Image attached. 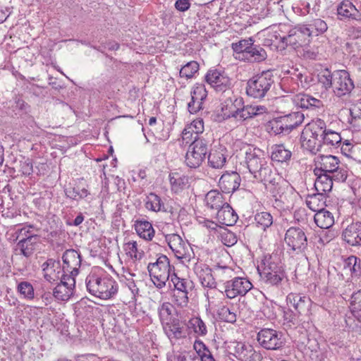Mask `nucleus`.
<instances>
[{
  "mask_svg": "<svg viewBox=\"0 0 361 361\" xmlns=\"http://www.w3.org/2000/svg\"><path fill=\"white\" fill-rule=\"evenodd\" d=\"M169 181L171 190L178 193L189 186V178L178 173H173L169 175Z\"/></svg>",
  "mask_w": 361,
  "mask_h": 361,
  "instance_id": "72a5a7b5",
  "label": "nucleus"
},
{
  "mask_svg": "<svg viewBox=\"0 0 361 361\" xmlns=\"http://www.w3.org/2000/svg\"><path fill=\"white\" fill-rule=\"evenodd\" d=\"M333 84L334 92L338 97L350 94L355 87L349 73L345 70L334 71Z\"/></svg>",
  "mask_w": 361,
  "mask_h": 361,
  "instance_id": "9d476101",
  "label": "nucleus"
},
{
  "mask_svg": "<svg viewBox=\"0 0 361 361\" xmlns=\"http://www.w3.org/2000/svg\"><path fill=\"white\" fill-rule=\"evenodd\" d=\"M314 173H324L331 175L336 183H343L348 177L347 171L342 166L338 159L333 155H320L316 161Z\"/></svg>",
  "mask_w": 361,
  "mask_h": 361,
  "instance_id": "39448f33",
  "label": "nucleus"
},
{
  "mask_svg": "<svg viewBox=\"0 0 361 361\" xmlns=\"http://www.w3.org/2000/svg\"><path fill=\"white\" fill-rule=\"evenodd\" d=\"M343 268L348 270L352 276L357 277L361 274V259L351 255L344 260Z\"/></svg>",
  "mask_w": 361,
  "mask_h": 361,
  "instance_id": "4c0bfd02",
  "label": "nucleus"
},
{
  "mask_svg": "<svg viewBox=\"0 0 361 361\" xmlns=\"http://www.w3.org/2000/svg\"><path fill=\"white\" fill-rule=\"evenodd\" d=\"M326 126L325 122L318 118L306 125L303 129V134L306 137L322 140L323 134L326 132Z\"/></svg>",
  "mask_w": 361,
  "mask_h": 361,
  "instance_id": "a878e982",
  "label": "nucleus"
},
{
  "mask_svg": "<svg viewBox=\"0 0 361 361\" xmlns=\"http://www.w3.org/2000/svg\"><path fill=\"white\" fill-rule=\"evenodd\" d=\"M350 309L353 315L361 321V288L351 295Z\"/></svg>",
  "mask_w": 361,
  "mask_h": 361,
  "instance_id": "37998d69",
  "label": "nucleus"
},
{
  "mask_svg": "<svg viewBox=\"0 0 361 361\" xmlns=\"http://www.w3.org/2000/svg\"><path fill=\"white\" fill-rule=\"evenodd\" d=\"M334 80V72L333 73L329 69H325L318 74V82L326 90L333 87Z\"/></svg>",
  "mask_w": 361,
  "mask_h": 361,
  "instance_id": "8fccbe9b",
  "label": "nucleus"
},
{
  "mask_svg": "<svg viewBox=\"0 0 361 361\" xmlns=\"http://www.w3.org/2000/svg\"><path fill=\"white\" fill-rule=\"evenodd\" d=\"M315 224L321 228L327 229L334 224V217L331 212L323 209L317 211L314 216Z\"/></svg>",
  "mask_w": 361,
  "mask_h": 361,
  "instance_id": "2f4dec72",
  "label": "nucleus"
},
{
  "mask_svg": "<svg viewBox=\"0 0 361 361\" xmlns=\"http://www.w3.org/2000/svg\"><path fill=\"white\" fill-rule=\"evenodd\" d=\"M317 178L314 181V189L317 192L326 195L330 192L333 187L334 179L331 178V175L324 173H314Z\"/></svg>",
  "mask_w": 361,
  "mask_h": 361,
  "instance_id": "c85d7f7f",
  "label": "nucleus"
},
{
  "mask_svg": "<svg viewBox=\"0 0 361 361\" xmlns=\"http://www.w3.org/2000/svg\"><path fill=\"white\" fill-rule=\"evenodd\" d=\"M18 291L23 295L25 298L33 299L35 296L34 288L32 284L27 281L20 282L18 285Z\"/></svg>",
  "mask_w": 361,
  "mask_h": 361,
  "instance_id": "680f3d73",
  "label": "nucleus"
},
{
  "mask_svg": "<svg viewBox=\"0 0 361 361\" xmlns=\"http://www.w3.org/2000/svg\"><path fill=\"white\" fill-rule=\"evenodd\" d=\"M288 305L293 306L298 314L307 313L311 305V300L299 293H290L286 297Z\"/></svg>",
  "mask_w": 361,
  "mask_h": 361,
  "instance_id": "412c9836",
  "label": "nucleus"
},
{
  "mask_svg": "<svg viewBox=\"0 0 361 361\" xmlns=\"http://www.w3.org/2000/svg\"><path fill=\"white\" fill-rule=\"evenodd\" d=\"M189 324L197 335L204 336L207 334V331L206 325L200 318H192L190 319Z\"/></svg>",
  "mask_w": 361,
  "mask_h": 361,
  "instance_id": "bf43d9fd",
  "label": "nucleus"
},
{
  "mask_svg": "<svg viewBox=\"0 0 361 361\" xmlns=\"http://www.w3.org/2000/svg\"><path fill=\"white\" fill-rule=\"evenodd\" d=\"M257 226L265 231L273 224V218L270 213L262 212L257 213L255 216Z\"/></svg>",
  "mask_w": 361,
  "mask_h": 361,
  "instance_id": "de8ad7c7",
  "label": "nucleus"
},
{
  "mask_svg": "<svg viewBox=\"0 0 361 361\" xmlns=\"http://www.w3.org/2000/svg\"><path fill=\"white\" fill-rule=\"evenodd\" d=\"M221 242L226 246L230 247L237 243V237L235 234L231 231L224 229L221 233Z\"/></svg>",
  "mask_w": 361,
  "mask_h": 361,
  "instance_id": "338daca9",
  "label": "nucleus"
},
{
  "mask_svg": "<svg viewBox=\"0 0 361 361\" xmlns=\"http://www.w3.org/2000/svg\"><path fill=\"white\" fill-rule=\"evenodd\" d=\"M60 283L54 288L53 295L62 301L68 300L73 293V288L75 285V280L71 276L62 274Z\"/></svg>",
  "mask_w": 361,
  "mask_h": 361,
  "instance_id": "2eb2a0df",
  "label": "nucleus"
},
{
  "mask_svg": "<svg viewBox=\"0 0 361 361\" xmlns=\"http://www.w3.org/2000/svg\"><path fill=\"white\" fill-rule=\"evenodd\" d=\"M207 90L204 85L197 84L191 92V99L202 103L207 97Z\"/></svg>",
  "mask_w": 361,
  "mask_h": 361,
  "instance_id": "13d9d810",
  "label": "nucleus"
},
{
  "mask_svg": "<svg viewBox=\"0 0 361 361\" xmlns=\"http://www.w3.org/2000/svg\"><path fill=\"white\" fill-rule=\"evenodd\" d=\"M233 355L240 361H259L261 357L251 345L241 342L235 343Z\"/></svg>",
  "mask_w": 361,
  "mask_h": 361,
  "instance_id": "6ab92c4d",
  "label": "nucleus"
},
{
  "mask_svg": "<svg viewBox=\"0 0 361 361\" xmlns=\"http://www.w3.org/2000/svg\"><path fill=\"white\" fill-rule=\"evenodd\" d=\"M165 239L177 258L186 259L190 257L188 256V253L190 248L179 235L176 233L166 235Z\"/></svg>",
  "mask_w": 361,
  "mask_h": 361,
  "instance_id": "dca6fc26",
  "label": "nucleus"
},
{
  "mask_svg": "<svg viewBox=\"0 0 361 361\" xmlns=\"http://www.w3.org/2000/svg\"><path fill=\"white\" fill-rule=\"evenodd\" d=\"M267 57V51L259 45L254 43L250 47L248 51H245V59L250 62H261Z\"/></svg>",
  "mask_w": 361,
  "mask_h": 361,
  "instance_id": "c9c22d12",
  "label": "nucleus"
},
{
  "mask_svg": "<svg viewBox=\"0 0 361 361\" xmlns=\"http://www.w3.org/2000/svg\"><path fill=\"white\" fill-rule=\"evenodd\" d=\"M342 239L351 246H361V221L352 222L342 231Z\"/></svg>",
  "mask_w": 361,
  "mask_h": 361,
  "instance_id": "a211bd4d",
  "label": "nucleus"
},
{
  "mask_svg": "<svg viewBox=\"0 0 361 361\" xmlns=\"http://www.w3.org/2000/svg\"><path fill=\"white\" fill-rule=\"evenodd\" d=\"M267 128L269 133H273L275 135L286 133V129L285 128L281 116L270 121L268 123Z\"/></svg>",
  "mask_w": 361,
  "mask_h": 361,
  "instance_id": "6e6d98bb",
  "label": "nucleus"
},
{
  "mask_svg": "<svg viewBox=\"0 0 361 361\" xmlns=\"http://www.w3.org/2000/svg\"><path fill=\"white\" fill-rule=\"evenodd\" d=\"M134 226L140 238L146 240H152L154 235V230L150 222L146 220H136Z\"/></svg>",
  "mask_w": 361,
  "mask_h": 361,
  "instance_id": "473e14b6",
  "label": "nucleus"
},
{
  "mask_svg": "<svg viewBox=\"0 0 361 361\" xmlns=\"http://www.w3.org/2000/svg\"><path fill=\"white\" fill-rule=\"evenodd\" d=\"M252 288V284L248 279L235 277L225 283V293L227 298L233 299L238 295H245Z\"/></svg>",
  "mask_w": 361,
  "mask_h": 361,
  "instance_id": "4468645a",
  "label": "nucleus"
},
{
  "mask_svg": "<svg viewBox=\"0 0 361 361\" xmlns=\"http://www.w3.org/2000/svg\"><path fill=\"white\" fill-rule=\"evenodd\" d=\"M292 153L286 149L283 145H275L271 152V159L275 161L284 162L289 160Z\"/></svg>",
  "mask_w": 361,
  "mask_h": 361,
  "instance_id": "a19ab883",
  "label": "nucleus"
},
{
  "mask_svg": "<svg viewBox=\"0 0 361 361\" xmlns=\"http://www.w3.org/2000/svg\"><path fill=\"white\" fill-rule=\"evenodd\" d=\"M194 349L200 357L201 361H216L206 345L200 341H196L193 345Z\"/></svg>",
  "mask_w": 361,
  "mask_h": 361,
  "instance_id": "49530a36",
  "label": "nucleus"
},
{
  "mask_svg": "<svg viewBox=\"0 0 361 361\" xmlns=\"http://www.w3.org/2000/svg\"><path fill=\"white\" fill-rule=\"evenodd\" d=\"M170 269L169 259L164 255H160L155 262L149 263L147 266L151 279L158 288L165 286L170 276Z\"/></svg>",
  "mask_w": 361,
  "mask_h": 361,
  "instance_id": "423d86ee",
  "label": "nucleus"
},
{
  "mask_svg": "<svg viewBox=\"0 0 361 361\" xmlns=\"http://www.w3.org/2000/svg\"><path fill=\"white\" fill-rule=\"evenodd\" d=\"M237 98H235L233 100L231 99L229 101H226V104L222 107V111H224V119H228L231 117L238 118V115L234 113L235 110H237V106H235V102H237Z\"/></svg>",
  "mask_w": 361,
  "mask_h": 361,
  "instance_id": "4d7b16f0",
  "label": "nucleus"
},
{
  "mask_svg": "<svg viewBox=\"0 0 361 361\" xmlns=\"http://www.w3.org/2000/svg\"><path fill=\"white\" fill-rule=\"evenodd\" d=\"M326 200V195L318 192L308 195L306 200V204L310 209L313 212H317L323 209Z\"/></svg>",
  "mask_w": 361,
  "mask_h": 361,
  "instance_id": "f704fd0d",
  "label": "nucleus"
},
{
  "mask_svg": "<svg viewBox=\"0 0 361 361\" xmlns=\"http://www.w3.org/2000/svg\"><path fill=\"white\" fill-rule=\"evenodd\" d=\"M339 20L349 18L361 22V12L349 0H343L337 7Z\"/></svg>",
  "mask_w": 361,
  "mask_h": 361,
  "instance_id": "4be33fe9",
  "label": "nucleus"
},
{
  "mask_svg": "<svg viewBox=\"0 0 361 361\" xmlns=\"http://www.w3.org/2000/svg\"><path fill=\"white\" fill-rule=\"evenodd\" d=\"M300 141L302 147L312 154H316L319 152L322 146V140L306 137L304 135L303 131L301 133Z\"/></svg>",
  "mask_w": 361,
  "mask_h": 361,
  "instance_id": "58836bf2",
  "label": "nucleus"
},
{
  "mask_svg": "<svg viewBox=\"0 0 361 361\" xmlns=\"http://www.w3.org/2000/svg\"><path fill=\"white\" fill-rule=\"evenodd\" d=\"M172 305L169 302H164L159 308V315L162 326L168 322L173 319L171 316Z\"/></svg>",
  "mask_w": 361,
  "mask_h": 361,
  "instance_id": "864d4df0",
  "label": "nucleus"
},
{
  "mask_svg": "<svg viewBox=\"0 0 361 361\" xmlns=\"http://www.w3.org/2000/svg\"><path fill=\"white\" fill-rule=\"evenodd\" d=\"M226 161V158L224 154L219 151H214L210 152L208 155V162L210 166L214 169L222 168Z\"/></svg>",
  "mask_w": 361,
  "mask_h": 361,
  "instance_id": "09e8293b",
  "label": "nucleus"
},
{
  "mask_svg": "<svg viewBox=\"0 0 361 361\" xmlns=\"http://www.w3.org/2000/svg\"><path fill=\"white\" fill-rule=\"evenodd\" d=\"M245 162L254 178L264 183L276 201L283 202L284 188L281 185L283 180L268 164L263 152L258 148L247 147L245 152Z\"/></svg>",
  "mask_w": 361,
  "mask_h": 361,
  "instance_id": "f257e3e1",
  "label": "nucleus"
},
{
  "mask_svg": "<svg viewBox=\"0 0 361 361\" xmlns=\"http://www.w3.org/2000/svg\"><path fill=\"white\" fill-rule=\"evenodd\" d=\"M216 219L218 221L223 225L233 226L236 223L238 216L230 204L225 203V204L218 210Z\"/></svg>",
  "mask_w": 361,
  "mask_h": 361,
  "instance_id": "393cba45",
  "label": "nucleus"
},
{
  "mask_svg": "<svg viewBox=\"0 0 361 361\" xmlns=\"http://www.w3.org/2000/svg\"><path fill=\"white\" fill-rule=\"evenodd\" d=\"M254 42L255 40L252 37L247 39H242L237 43H233L232 49L235 52L242 54L243 56L245 58V51L249 50L250 47L252 45Z\"/></svg>",
  "mask_w": 361,
  "mask_h": 361,
  "instance_id": "5fc2aeb1",
  "label": "nucleus"
},
{
  "mask_svg": "<svg viewBox=\"0 0 361 361\" xmlns=\"http://www.w3.org/2000/svg\"><path fill=\"white\" fill-rule=\"evenodd\" d=\"M307 27H310L314 31L313 35L316 36L323 34L328 29L326 22L319 18L313 20Z\"/></svg>",
  "mask_w": 361,
  "mask_h": 361,
  "instance_id": "052dcab7",
  "label": "nucleus"
},
{
  "mask_svg": "<svg viewBox=\"0 0 361 361\" xmlns=\"http://www.w3.org/2000/svg\"><path fill=\"white\" fill-rule=\"evenodd\" d=\"M208 152V142L202 137H194L185 154V164L190 168L199 167Z\"/></svg>",
  "mask_w": 361,
  "mask_h": 361,
  "instance_id": "0eeeda50",
  "label": "nucleus"
},
{
  "mask_svg": "<svg viewBox=\"0 0 361 361\" xmlns=\"http://www.w3.org/2000/svg\"><path fill=\"white\" fill-rule=\"evenodd\" d=\"M261 281L267 286L279 287L287 279L286 271L277 254L265 256L261 269L258 267Z\"/></svg>",
  "mask_w": 361,
  "mask_h": 361,
  "instance_id": "f03ea898",
  "label": "nucleus"
},
{
  "mask_svg": "<svg viewBox=\"0 0 361 361\" xmlns=\"http://www.w3.org/2000/svg\"><path fill=\"white\" fill-rule=\"evenodd\" d=\"M163 329L169 338L179 339L185 336L184 327L182 322L178 318H173L167 324H164Z\"/></svg>",
  "mask_w": 361,
  "mask_h": 361,
  "instance_id": "bb28decb",
  "label": "nucleus"
},
{
  "mask_svg": "<svg viewBox=\"0 0 361 361\" xmlns=\"http://www.w3.org/2000/svg\"><path fill=\"white\" fill-rule=\"evenodd\" d=\"M145 207L147 209L153 212L166 211L164 202L161 197L154 192H150L147 197Z\"/></svg>",
  "mask_w": 361,
  "mask_h": 361,
  "instance_id": "ea45409f",
  "label": "nucleus"
},
{
  "mask_svg": "<svg viewBox=\"0 0 361 361\" xmlns=\"http://www.w3.org/2000/svg\"><path fill=\"white\" fill-rule=\"evenodd\" d=\"M194 271L198 276L204 287L214 288L216 287V281L212 274V269L206 264L196 263Z\"/></svg>",
  "mask_w": 361,
  "mask_h": 361,
  "instance_id": "5701e85b",
  "label": "nucleus"
},
{
  "mask_svg": "<svg viewBox=\"0 0 361 361\" xmlns=\"http://www.w3.org/2000/svg\"><path fill=\"white\" fill-rule=\"evenodd\" d=\"M205 81L216 92L224 93L231 90L232 87L231 78L224 72L216 69L208 71L205 75Z\"/></svg>",
  "mask_w": 361,
  "mask_h": 361,
  "instance_id": "f8f14e48",
  "label": "nucleus"
},
{
  "mask_svg": "<svg viewBox=\"0 0 361 361\" xmlns=\"http://www.w3.org/2000/svg\"><path fill=\"white\" fill-rule=\"evenodd\" d=\"M199 70V63L197 61H191L183 66L179 72L180 77L191 78Z\"/></svg>",
  "mask_w": 361,
  "mask_h": 361,
  "instance_id": "3c124183",
  "label": "nucleus"
},
{
  "mask_svg": "<svg viewBox=\"0 0 361 361\" xmlns=\"http://www.w3.org/2000/svg\"><path fill=\"white\" fill-rule=\"evenodd\" d=\"M218 315L221 320L226 322L234 323L236 321L235 313L231 312V310L226 306H224L219 310Z\"/></svg>",
  "mask_w": 361,
  "mask_h": 361,
  "instance_id": "e2e57ef3",
  "label": "nucleus"
},
{
  "mask_svg": "<svg viewBox=\"0 0 361 361\" xmlns=\"http://www.w3.org/2000/svg\"><path fill=\"white\" fill-rule=\"evenodd\" d=\"M351 119L349 123L353 131H361V103L350 109Z\"/></svg>",
  "mask_w": 361,
  "mask_h": 361,
  "instance_id": "79ce46f5",
  "label": "nucleus"
},
{
  "mask_svg": "<svg viewBox=\"0 0 361 361\" xmlns=\"http://www.w3.org/2000/svg\"><path fill=\"white\" fill-rule=\"evenodd\" d=\"M293 79L295 80L298 84L305 88L307 87L312 78L310 75H307V73H302L298 71V70H294V72L292 73Z\"/></svg>",
  "mask_w": 361,
  "mask_h": 361,
  "instance_id": "0e129e2a",
  "label": "nucleus"
},
{
  "mask_svg": "<svg viewBox=\"0 0 361 361\" xmlns=\"http://www.w3.org/2000/svg\"><path fill=\"white\" fill-rule=\"evenodd\" d=\"M341 140L342 138L338 133L326 128V132L323 134L322 143V145L336 147L341 145Z\"/></svg>",
  "mask_w": 361,
  "mask_h": 361,
  "instance_id": "a18cd8bd",
  "label": "nucleus"
},
{
  "mask_svg": "<svg viewBox=\"0 0 361 361\" xmlns=\"http://www.w3.org/2000/svg\"><path fill=\"white\" fill-rule=\"evenodd\" d=\"M171 281L173 283L174 288L173 290L187 291L192 290L193 283L192 281L186 279L179 278L176 274L171 276Z\"/></svg>",
  "mask_w": 361,
  "mask_h": 361,
  "instance_id": "c03bdc74",
  "label": "nucleus"
},
{
  "mask_svg": "<svg viewBox=\"0 0 361 361\" xmlns=\"http://www.w3.org/2000/svg\"><path fill=\"white\" fill-rule=\"evenodd\" d=\"M86 286L90 293L102 300L113 298L118 290L117 282L109 276L90 275L86 279Z\"/></svg>",
  "mask_w": 361,
  "mask_h": 361,
  "instance_id": "7ed1b4c3",
  "label": "nucleus"
},
{
  "mask_svg": "<svg viewBox=\"0 0 361 361\" xmlns=\"http://www.w3.org/2000/svg\"><path fill=\"white\" fill-rule=\"evenodd\" d=\"M294 102L299 107L305 109H315L323 106L321 100L306 94H297L295 97Z\"/></svg>",
  "mask_w": 361,
  "mask_h": 361,
  "instance_id": "c756f323",
  "label": "nucleus"
},
{
  "mask_svg": "<svg viewBox=\"0 0 361 361\" xmlns=\"http://www.w3.org/2000/svg\"><path fill=\"white\" fill-rule=\"evenodd\" d=\"M173 291V301L180 307H186L188 303V292L172 290Z\"/></svg>",
  "mask_w": 361,
  "mask_h": 361,
  "instance_id": "69168bd1",
  "label": "nucleus"
},
{
  "mask_svg": "<svg viewBox=\"0 0 361 361\" xmlns=\"http://www.w3.org/2000/svg\"><path fill=\"white\" fill-rule=\"evenodd\" d=\"M237 110L233 111L238 115V118L241 121H245L255 116L262 114L265 111L266 108L264 106H244V101L242 97H238L235 102Z\"/></svg>",
  "mask_w": 361,
  "mask_h": 361,
  "instance_id": "f3484780",
  "label": "nucleus"
},
{
  "mask_svg": "<svg viewBox=\"0 0 361 361\" xmlns=\"http://www.w3.org/2000/svg\"><path fill=\"white\" fill-rule=\"evenodd\" d=\"M125 250L126 254L135 260H140L145 252L142 250H139L137 244L135 241L128 242L125 245Z\"/></svg>",
  "mask_w": 361,
  "mask_h": 361,
  "instance_id": "603ef678",
  "label": "nucleus"
},
{
  "mask_svg": "<svg viewBox=\"0 0 361 361\" xmlns=\"http://www.w3.org/2000/svg\"><path fill=\"white\" fill-rule=\"evenodd\" d=\"M19 166V170L23 175L30 176L33 172L32 161L29 158H23V160L20 161Z\"/></svg>",
  "mask_w": 361,
  "mask_h": 361,
  "instance_id": "774afa93",
  "label": "nucleus"
},
{
  "mask_svg": "<svg viewBox=\"0 0 361 361\" xmlns=\"http://www.w3.org/2000/svg\"><path fill=\"white\" fill-rule=\"evenodd\" d=\"M281 117L286 129L287 134L300 126L305 118L304 114L299 111L292 112Z\"/></svg>",
  "mask_w": 361,
  "mask_h": 361,
  "instance_id": "7c9ffc66",
  "label": "nucleus"
},
{
  "mask_svg": "<svg viewBox=\"0 0 361 361\" xmlns=\"http://www.w3.org/2000/svg\"><path fill=\"white\" fill-rule=\"evenodd\" d=\"M257 338L262 348L270 350H280L286 343L283 333L273 329H261Z\"/></svg>",
  "mask_w": 361,
  "mask_h": 361,
  "instance_id": "6e6552de",
  "label": "nucleus"
},
{
  "mask_svg": "<svg viewBox=\"0 0 361 361\" xmlns=\"http://www.w3.org/2000/svg\"><path fill=\"white\" fill-rule=\"evenodd\" d=\"M274 85V76L271 71H265L250 78L246 84L248 97L262 99L267 97Z\"/></svg>",
  "mask_w": 361,
  "mask_h": 361,
  "instance_id": "20e7f679",
  "label": "nucleus"
},
{
  "mask_svg": "<svg viewBox=\"0 0 361 361\" xmlns=\"http://www.w3.org/2000/svg\"><path fill=\"white\" fill-rule=\"evenodd\" d=\"M284 240L288 246L298 253L302 252L307 245L306 235L299 227L289 228L286 231Z\"/></svg>",
  "mask_w": 361,
  "mask_h": 361,
  "instance_id": "9b49d317",
  "label": "nucleus"
},
{
  "mask_svg": "<svg viewBox=\"0 0 361 361\" xmlns=\"http://www.w3.org/2000/svg\"><path fill=\"white\" fill-rule=\"evenodd\" d=\"M63 259V274H68L73 278L79 274V269L81 266L82 258L80 253L74 249L66 250L62 256Z\"/></svg>",
  "mask_w": 361,
  "mask_h": 361,
  "instance_id": "ddd939ff",
  "label": "nucleus"
},
{
  "mask_svg": "<svg viewBox=\"0 0 361 361\" xmlns=\"http://www.w3.org/2000/svg\"><path fill=\"white\" fill-rule=\"evenodd\" d=\"M42 269L44 271V277L47 281L53 283L61 278L59 276L60 271L56 272V269H61V264L59 261H56L53 259H48L42 264Z\"/></svg>",
  "mask_w": 361,
  "mask_h": 361,
  "instance_id": "cd10ccee",
  "label": "nucleus"
},
{
  "mask_svg": "<svg viewBox=\"0 0 361 361\" xmlns=\"http://www.w3.org/2000/svg\"><path fill=\"white\" fill-rule=\"evenodd\" d=\"M314 31L307 25H301L291 29L287 36L281 38V42L286 46L290 45L294 49L308 45L310 37L313 35Z\"/></svg>",
  "mask_w": 361,
  "mask_h": 361,
  "instance_id": "1a4fd4ad",
  "label": "nucleus"
},
{
  "mask_svg": "<svg viewBox=\"0 0 361 361\" xmlns=\"http://www.w3.org/2000/svg\"><path fill=\"white\" fill-rule=\"evenodd\" d=\"M39 237L37 235H30L19 240L16 245V250L25 257L32 256L35 250Z\"/></svg>",
  "mask_w": 361,
  "mask_h": 361,
  "instance_id": "b1692460",
  "label": "nucleus"
},
{
  "mask_svg": "<svg viewBox=\"0 0 361 361\" xmlns=\"http://www.w3.org/2000/svg\"><path fill=\"white\" fill-rule=\"evenodd\" d=\"M240 181V176L237 172H226L220 178L219 186L224 192L231 193L239 188Z\"/></svg>",
  "mask_w": 361,
  "mask_h": 361,
  "instance_id": "aec40b11",
  "label": "nucleus"
},
{
  "mask_svg": "<svg viewBox=\"0 0 361 361\" xmlns=\"http://www.w3.org/2000/svg\"><path fill=\"white\" fill-rule=\"evenodd\" d=\"M207 206L215 210H219L226 202H224L223 195L217 190H211L206 195Z\"/></svg>",
  "mask_w": 361,
  "mask_h": 361,
  "instance_id": "e433bc0d",
  "label": "nucleus"
}]
</instances>
